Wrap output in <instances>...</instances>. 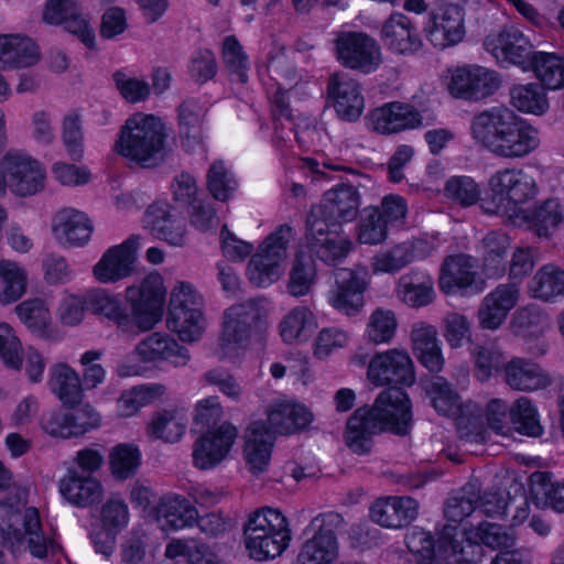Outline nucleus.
Here are the masks:
<instances>
[{
    "mask_svg": "<svg viewBox=\"0 0 564 564\" xmlns=\"http://www.w3.org/2000/svg\"><path fill=\"white\" fill-rule=\"evenodd\" d=\"M499 86L496 72L481 66H464L453 70L448 91L456 98L480 100L491 96Z\"/></svg>",
    "mask_w": 564,
    "mask_h": 564,
    "instance_id": "17",
    "label": "nucleus"
},
{
    "mask_svg": "<svg viewBox=\"0 0 564 564\" xmlns=\"http://www.w3.org/2000/svg\"><path fill=\"white\" fill-rule=\"evenodd\" d=\"M140 235H132L108 248L94 265L93 273L100 283H116L129 278L134 270Z\"/></svg>",
    "mask_w": 564,
    "mask_h": 564,
    "instance_id": "14",
    "label": "nucleus"
},
{
    "mask_svg": "<svg viewBox=\"0 0 564 564\" xmlns=\"http://www.w3.org/2000/svg\"><path fill=\"white\" fill-rule=\"evenodd\" d=\"M312 421V413L300 404H280L268 412L270 431L280 434H292L304 430Z\"/></svg>",
    "mask_w": 564,
    "mask_h": 564,
    "instance_id": "40",
    "label": "nucleus"
},
{
    "mask_svg": "<svg viewBox=\"0 0 564 564\" xmlns=\"http://www.w3.org/2000/svg\"><path fill=\"white\" fill-rule=\"evenodd\" d=\"M388 237V225L384 223L379 207H367L362 210L358 224V240L366 245H379Z\"/></svg>",
    "mask_w": 564,
    "mask_h": 564,
    "instance_id": "58",
    "label": "nucleus"
},
{
    "mask_svg": "<svg viewBox=\"0 0 564 564\" xmlns=\"http://www.w3.org/2000/svg\"><path fill=\"white\" fill-rule=\"evenodd\" d=\"M148 518L161 530L172 531L192 527L197 520L196 508L184 497L164 498L148 511Z\"/></svg>",
    "mask_w": 564,
    "mask_h": 564,
    "instance_id": "27",
    "label": "nucleus"
},
{
    "mask_svg": "<svg viewBox=\"0 0 564 564\" xmlns=\"http://www.w3.org/2000/svg\"><path fill=\"white\" fill-rule=\"evenodd\" d=\"M435 410L447 416H456L460 412V397L452 384L443 377H434L426 384Z\"/></svg>",
    "mask_w": 564,
    "mask_h": 564,
    "instance_id": "52",
    "label": "nucleus"
},
{
    "mask_svg": "<svg viewBox=\"0 0 564 564\" xmlns=\"http://www.w3.org/2000/svg\"><path fill=\"white\" fill-rule=\"evenodd\" d=\"M367 376L379 387H410L415 382L413 361L406 351L399 349L376 354L369 361Z\"/></svg>",
    "mask_w": 564,
    "mask_h": 564,
    "instance_id": "12",
    "label": "nucleus"
},
{
    "mask_svg": "<svg viewBox=\"0 0 564 564\" xmlns=\"http://www.w3.org/2000/svg\"><path fill=\"white\" fill-rule=\"evenodd\" d=\"M82 17L77 0H46L42 19L46 24L63 26L65 30Z\"/></svg>",
    "mask_w": 564,
    "mask_h": 564,
    "instance_id": "60",
    "label": "nucleus"
},
{
    "mask_svg": "<svg viewBox=\"0 0 564 564\" xmlns=\"http://www.w3.org/2000/svg\"><path fill=\"white\" fill-rule=\"evenodd\" d=\"M340 226L306 217L305 240L310 250L324 263L336 267L352 250V242L339 232Z\"/></svg>",
    "mask_w": 564,
    "mask_h": 564,
    "instance_id": "10",
    "label": "nucleus"
},
{
    "mask_svg": "<svg viewBox=\"0 0 564 564\" xmlns=\"http://www.w3.org/2000/svg\"><path fill=\"white\" fill-rule=\"evenodd\" d=\"M405 544L416 564H441L445 561L444 552H440V541L436 551L433 536L421 528H413L405 534Z\"/></svg>",
    "mask_w": 564,
    "mask_h": 564,
    "instance_id": "45",
    "label": "nucleus"
},
{
    "mask_svg": "<svg viewBox=\"0 0 564 564\" xmlns=\"http://www.w3.org/2000/svg\"><path fill=\"white\" fill-rule=\"evenodd\" d=\"M173 153L166 127L162 119L143 116V169H155L164 164Z\"/></svg>",
    "mask_w": 564,
    "mask_h": 564,
    "instance_id": "29",
    "label": "nucleus"
},
{
    "mask_svg": "<svg viewBox=\"0 0 564 564\" xmlns=\"http://www.w3.org/2000/svg\"><path fill=\"white\" fill-rule=\"evenodd\" d=\"M40 59L37 44L28 35L0 34V69H21L35 65Z\"/></svg>",
    "mask_w": 564,
    "mask_h": 564,
    "instance_id": "28",
    "label": "nucleus"
},
{
    "mask_svg": "<svg viewBox=\"0 0 564 564\" xmlns=\"http://www.w3.org/2000/svg\"><path fill=\"white\" fill-rule=\"evenodd\" d=\"M473 138L498 158L521 159L540 144L539 132L512 109L494 107L476 115Z\"/></svg>",
    "mask_w": 564,
    "mask_h": 564,
    "instance_id": "2",
    "label": "nucleus"
},
{
    "mask_svg": "<svg viewBox=\"0 0 564 564\" xmlns=\"http://www.w3.org/2000/svg\"><path fill=\"white\" fill-rule=\"evenodd\" d=\"M61 321L64 325L82 323L85 310L106 317L113 323L121 336L134 337L141 334V284L126 289L124 301L104 290H95L85 299L69 295L61 304Z\"/></svg>",
    "mask_w": 564,
    "mask_h": 564,
    "instance_id": "3",
    "label": "nucleus"
},
{
    "mask_svg": "<svg viewBox=\"0 0 564 564\" xmlns=\"http://www.w3.org/2000/svg\"><path fill=\"white\" fill-rule=\"evenodd\" d=\"M412 422L411 402L398 387L383 390L371 408L357 409L347 421L345 442L358 455L372 447V436L381 432L406 435Z\"/></svg>",
    "mask_w": 564,
    "mask_h": 564,
    "instance_id": "1",
    "label": "nucleus"
},
{
    "mask_svg": "<svg viewBox=\"0 0 564 564\" xmlns=\"http://www.w3.org/2000/svg\"><path fill=\"white\" fill-rule=\"evenodd\" d=\"M237 435V429L228 422L215 430L203 432L194 443V465L199 469H207L219 464L228 455Z\"/></svg>",
    "mask_w": 564,
    "mask_h": 564,
    "instance_id": "20",
    "label": "nucleus"
},
{
    "mask_svg": "<svg viewBox=\"0 0 564 564\" xmlns=\"http://www.w3.org/2000/svg\"><path fill=\"white\" fill-rule=\"evenodd\" d=\"M147 432L154 438L164 442H176L185 432V422L175 411L164 410L154 415L147 427Z\"/></svg>",
    "mask_w": 564,
    "mask_h": 564,
    "instance_id": "57",
    "label": "nucleus"
},
{
    "mask_svg": "<svg viewBox=\"0 0 564 564\" xmlns=\"http://www.w3.org/2000/svg\"><path fill=\"white\" fill-rule=\"evenodd\" d=\"M531 490L535 496L543 495L546 502L558 512H564V481L553 484L547 473L535 471L530 477Z\"/></svg>",
    "mask_w": 564,
    "mask_h": 564,
    "instance_id": "64",
    "label": "nucleus"
},
{
    "mask_svg": "<svg viewBox=\"0 0 564 564\" xmlns=\"http://www.w3.org/2000/svg\"><path fill=\"white\" fill-rule=\"evenodd\" d=\"M0 279L3 283V290L0 293L2 304H11L22 297L26 290V274L18 263L0 260Z\"/></svg>",
    "mask_w": 564,
    "mask_h": 564,
    "instance_id": "53",
    "label": "nucleus"
},
{
    "mask_svg": "<svg viewBox=\"0 0 564 564\" xmlns=\"http://www.w3.org/2000/svg\"><path fill=\"white\" fill-rule=\"evenodd\" d=\"M338 59L351 69L370 73L382 58L376 41L364 33H343L336 40Z\"/></svg>",
    "mask_w": 564,
    "mask_h": 564,
    "instance_id": "18",
    "label": "nucleus"
},
{
    "mask_svg": "<svg viewBox=\"0 0 564 564\" xmlns=\"http://www.w3.org/2000/svg\"><path fill=\"white\" fill-rule=\"evenodd\" d=\"M93 223L84 213L74 208L64 209L56 216L53 231L64 246L83 247L93 235Z\"/></svg>",
    "mask_w": 564,
    "mask_h": 564,
    "instance_id": "33",
    "label": "nucleus"
},
{
    "mask_svg": "<svg viewBox=\"0 0 564 564\" xmlns=\"http://www.w3.org/2000/svg\"><path fill=\"white\" fill-rule=\"evenodd\" d=\"M479 500V485L476 482H468L457 495L447 500L444 514L447 520L454 523H459L476 510Z\"/></svg>",
    "mask_w": 564,
    "mask_h": 564,
    "instance_id": "51",
    "label": "nucleus"
},
{
    "mask_svg": "<svg viewBox=\"0 0 564 564\" xmlns=\"http://www.w3.org/2000/svg\"><path fill=\"white\" fill-rule=\"evenodd\" d=\"M456 524L445 525L440 535V552H444V558L454 557L457 564H480L484 556L482 543L475 542L464 536L457 539Z\"/></svg>",
    "mask_w": 564,
    "mask_h": 564,
    "instance_id": "35",
    "label": "nucleus"
},
{
    "mask_svg": "<svg viewBox=\"0 0 564 564\" xmlns=\"http://www.w3.org/2000/svg\"><path fill=\"white\" fill-rule=\"evenodd\" d=\"M291 238L292 228L289 225H281L262 242L247 267V274L252 284L267 286L279 280L282 272L281 262L286 257Z\"/></svg>",
    "mask_w": 564,
    "mask_h": 564,
    "instance_id": "9",
    "label": "nucleus"
},
{
    "mask_svg": "<svg viewBox=\"0 0 564 564\" xmlns=\"http://www.w3.org/2000/svg\"><path fill=\"white\" fill-rule=\"evenodd\" d=\"M313 314L306 307L291 311L280 325L281 336L286 343L306 339L313 333Z\"/></svg>",
    "mask_w": 564,
    "mask_h": 564,
    "instance_id": "59",
    "label": "nucleus"
},
{
    "mask_svg": "<svg viewBox=\"0 0 564 564\" xmlns=\"http://www.w3.org/2000/svg\"><path fill=\"white\" fill-rule=\"evenodd\" d=\"M505 383L514 391L533 392L552 383L550 375L536 362L523 357H512L501 367Z\"/></svg>",
    "mask_w": 564,
    "mask_h": 564,
    "instance_id": "23",
    "label": "nucleus"
},
{
    "mask_svg": "<svg viewBox=\"0 0 564 564\" xmlns=\"http://www.w3.org/2000/svg\"><path fill=\"white\" fill-rule=\"evenodd\" d=\"M519 297L520 289L516 283L499 284L482 299L478 307L479 326L482 329H498L517 305Z\"/></svg>",
    "mask_w": 564,
    "mask_h": 564,
    "instance_id": "22",
    "label": "nucleus"
},
{
    "mask_svg": "<svg viewBox=\"0 0 564 564\" xmlns=\"http://www.w3.org/2000/svg\"><path fill=\"white\" fill-rule=\"evenodd\" d=\"M333 275L335 285L329 292V304L348 316L358 314L364 307V293L368 286L365 274L348 268H336Z\"/></svg>",
    "mask_w": 564,
    "mask_h": 564,
    "instance_id": "19",
    "label": "nucleus"
},
{
    "mask_svg": "<svg viewBox=\"0 0 564 564\" xmlns=\"http://www.w3.org/2000/svg\"><path fill=\"white\" fill-rule=\"evenodd\" d=\"M273 443V433L264 422L254 421L248 426L243 454L253 475L263 473L269 466Z\"/></svg>",
    "mask_w": 564,
    "mask_h": 564,
    "instance_id": "32",
    "label": "nucleus"
},
{
    "mask_svg": "<svg viewBox=\"0 0 564 564\" xmlns=\"http://www.w3.org/2000/svg\"><path fill=\"white\" fill-rule=\"evenodd\" d=\"M484 265L492 271V274L501 273L506 270V258L510 248L508 235L500 231H491L482 239Z\"/></svg>",
    "mask_w": 564,
    "mask_h": 564,
    "instance_id": "56",
    "label": "nucleus"
},
{
    "mask_svg": "<svg viewBox=\"0 0 564 564\" xmlns=\"http://www.w3.org/2000/svg\"><path fill=\"white\" fill-rule=\"evenodd\" d=\"M471 258L466 254L449 256L445 259L440 276V286L445 293L465 289L475 282Z\"/></svg>",
    "mask_w": 564,
    "mask_h": 564,
    "instance_id": "41",
    "label": "nucleus"
},
{
    "mask_svg": "<svg viewBox=\"0 0 564 564\" xmlns=\"http://www.w3.org/2000/svg\"><path fill=\"white\" fill-rule=\"evenodd\" d=\"M166 323L182 341L193 343L203 335L206 327L203 297L189 283L178 282L172 290Z\"/></svg>",
    "mask_w": 564,
    "mask_h": 564,
    "instance_id": "7",
    "label": "nucleus"
},
{
    "mask_svg": "<svg viewBox=\"0 0 564 564\" xmlns=\"http://www.w3.org/2000/svg\"><path fill=\"white\" fill-rule=\"evenodd\" d=\"M510 99L514 108L525 113L542 115L549 108L544 88L534 83L513 86Z\"/></svg>",
    "mask_w": 564,
    "mask_h": 564,
    "instance_id": "47",
    "label": "nucleus"
},
{
    "mask_svg": "<svg viewBox=\"0 0 564 564\" xmlns=\"http://www.w3.org/2000/svg\"><path fill=\"white\" fill-rule=\"evenodd\" d=\"M398 322L390 310L377 308L370 316L367 335L371 343H389L395 334Z\"/></svg>",
    "mask_w": 564,
    "mask_h": 564,
    "instance_id": "63",
    "label": "nucleus"
},
{
    "mask_svg": "<svg viewBox=\"0 0 564 564\" xmlns=\"http://www.w3.org/2000/svg\"><path fill=\"white\" fill-rule=\"evenodd\" d=\"M530 68L536 78L549 89L564 87V56L538 52L533 55Z\"/></svg>",
    "mask_w": 564,
    "mask_h": 564,
    "instance_id": "43",
    "label": "nucleus"
},
{
    "mask_svg": "<svg viewBox=\"0 0 564 564\" xmlns=\"http://www.w3.org/2000/svg\"><path fill=\"white\" fill-rule=\"evenodd\" d=\"M327 94L336 113L346 121L357 120L364 110V97L357 80L345 73L330 75Z\"/></svg>",
    "mask_w": 564,
    "mask_h": 564,
    "instance_id": "24",
    "label": "nucleus"
},
{
    "mask_svg": "<svg viewBox=\"0 0 564 564\" xmlns=\"http://www.w3.org/2000/svg\"><path fill=\"white\" fill-rule=\"evenodd\" d=\"M338 558V542L324 535L307 539L296 556L297 564H333Z\"/></svg>",
    "mask_w": 564,
    "mask_h": 564,
    "instance_id": "44",
    "label": "nucleus"
},
{
    "mask_svg": "<svg viewBox=\"0 0 564 564\" xmlns=\"http://www.w3.org/2000/svg\"><path fill=\"white\" fill-rule=\"evenodd\" d=\"M0 542L13 556H18L26 543L34 558H46L47 541L39 509L26 507L18 495L0 500Z\"/></svg>",
    "mask_w": 564,
    "mask_h": 564,
    "instance_id": "4",
    "label": "nucleus"
},
{
    "mask_svg": "<svg viewBox=\"0 0 564 564\" xmlns=\"http://www.w3.org/2000/svg\"><path fill=\"white\" fill-rule=\"evenodd\" d=\"M429 41L438 48L459 43L465 36L464 9L442 2L434 8L425 26Z\"/></svg>",
    "mask_w": 564,
    "mask_h": 564,
    "instance_id": "15",
    "label": "nucleus"
},
{
    "mask_svg": "<svg viewBox=\"0 0 564 564\" xmlns=\"http://www.w3.org/2000/svg\"><path fill=\"white\" fill-rule=\"evenodd\" d=\"M371 128L380 134H392L421 124L420 112L410 104L393 101L373 109L369 115Z\"/></svg>",
    "mask_w": 564,
    "mask_h": 564,
    "instance_id": "25",
    "label": "nucleus"
},
{
    "mask_svg": "<svg viewBox=\"0 0 564 564\" xmlns=\"http://www.w3.org/2000/svg\"><path fill=\"white\" fill-rule=\"evenodd\" d=\"M484 45L497 58L501 57L522 67V69L530 68L533 55L538 53L533 51L532 44L523 33L514 26L488 35Z\"/></svg>",
    "mask_w": 564,
    "mask_h": 564,
    "instance_id": "21",
    "label": "nucleus"
},
{
    "mask_svg": "<svg viewBox=\"0 0 564 564\" xmlns=\"http://www.w3.org/2000/svg\"><path fill=\"white\" fill-rule=\"evenodd\" d=\"M509 220L514 226H528L539 237H550L564 220L563 208L555 198H547L532 208H524L523 212L512 214Z\"/></svg>",
    "mask_w": 564,
    "mask_h": 564,
    "instance_id": "26",
    "label": "nucleus"
},
{
    "mask_svg": "<svg viewBox=\"0 0 564 564\" xmlns=\"http://www.w3.org/2000/svg\"><path fill=\"white\" fill-rule=\"evenodd\" d=\"M413 350L422 365L431 372H438L443 367V357L437 343V332L434 326L424 323L416 324L411 332Z\"/></svg>",
    "mask_w": 564,
    "mask_h": 564,
    "instance_id": "37",
    "label": "nucleus"
},
{
    "mask_svg": "<svg viewBox=\"0 0 564 564\" xmlns=\"http://www.w3.org/2000/svg\"><path fill=\"white\" fill-rule=\"evenodd\" d=\"M264 317L260 301L251 299L226 310L223 332L218 339V352L223 358L239 355L249 343L251 333L259 327Z\"/></svg>",
    "mask_w": 564,
    "mask_h": 564,
    "instance_id": "8",
    "label": "nucleus"
},
{
    "mask_svg": "<svg viewBox=\"0 0 564 564\" xmlns=\"http://www.w3.org/2000/svg\"><path fill=\"white\" fill-rule=\"evenodd\" d=\"M381 36L384 44L399 54H411L422 46L410 19L403 14L391 15L382 26Z\"/></svg>",
    "mask_w": 564,
    "mask_h": 564,
    "instance_id": "34",
    "label": "nucleus"
},
{
    "mask_svg": "<svg viewBox=\"0 0 564 564\" xmlns=\"http://www.w3.org/2000/svg\"><path fill=\"white\" fill-rule=\"evenodd\" d=\"M115 151L141 166V112H134L121 127Z\"/></svg>",
    "mask_w": 564,
    "mask_h": 564,
    "instance_id": "46",
    "label": "nucleus"
},
{
    "mask_svg": "<svg viewBox=\"0 0 564 564\" xmlns=\"http://www.w3.org/2000/svg\"><path fill=\"white\" fill-rule=\"evenodd\" d=\"M48 386L63 405L74 408L84 397V387L78 372L65 362L54 365L50 371Z\"/></svg>",
    "mask_w": 564,
    "mask_h": 564,
    "instance_id": "36",
    "label": "nucleus"
},
{
    "mask_svg": "<svg viewBox=\"0 0 564 564\" xmlns=\"http://www.w3.org/2000/svg\"><path fill=\"white\" fill-rule=\"evenodd\" d=\"M70 408L72 411H53L42 419L46 434L53 437H78L100 425L99 413L89 403L82 408Z\"/></svg>",
    "mask_w": 564,
    "mask_h": 564,
    "instance_id": "16",
    "label": "nucleus"
},
{
    "mask_svg": "<svg viewBox=\"0 0 564 564\" xmlns=\"http://www.w3.org/2000/svg\"><path fill=\"white\" fill-rule=\"evenodd\" d=\"M166 289L162 275L153 271L143 279V332L162 321Z\"/></svg>",
    "mask_w": 564,
    "mask_h": 564,
    "instance_id": "38",
    "label": "nucleus"
},
{
    "mask_svg": "<svg viewBox=\"0 0 564 564\" xmlns=\"http://www.w3.org/2000/svg\"><path fill=\"white\" fill-rule=\"evenodd\" d=\"M510 420L514 429L521 434L538 437L543 432L538 410L527 397L519 398L512 404L510 408Z\"/></svg>",
    "mask_w": 564,
    "mask_h": 564,
    "instance_id": "55",
    "label": "nucleus"
},
{
    "mask_svg": "<svg viewBox=\"0 0 564 564\" xmlns=\"http://www.w3.org/2000/svg\"><path fill=\"white\" fill-rule=\"evenodd\" d=\"M413 258V243L411 241H404L373 256L371 259V269L375 273H395L410 264Z\"/></svg>",
    "mask_w": 564,
    "mask_h": 564,
    "instance_id": "49",
    "label": "nucleus"
},
{
    "mask_svg": "<svg viewBox=\"0 0 564 564\" xmlns=\"http://www.w3.org/2000/svg\"><path fill=\"white\" fill-rule=\"evenodd\" d=\"M245 544L250 557L264 561L280 556L291 542L286 517L278 509L260 508L250 513L243 527Z\"/></svg>",
    "mask_w": 564,
    "mask_h": 564,
    "instance_id": "5",
    "label": "nucleus"
},
{
    "mask_svg": "<svg viewBox=\"0 0 564 564\" xmlns=\"http://www.w3.org/2000/svg\"><path fill=\"white\" fill-rule=\"evenodd\" d=\"M15 312L29 330L42 338L48 337L51 316L43 300L23 301L17 305Z\"/></svg>",
    "mask_w": 564,
    "mask_h": 564,
    "instance_id": "50",
    "label": "nucleus"
},
{
    "mask_svg": "<svg viewBox=\"0 0 564 564\" xmlns=\"http://www.w3.org/2000/svg\"><path fill=\"white\" fill-rule=\"evenodd\" d=\"M206 177L208 192L219 202H227L237 188V181L220 160L209 166Z\"/></svg>",
    "mask_w": 564,
    "mask_h": 564,
    "instance_id": "61",
    "label": "nucleus"
},
{
    "mask_svg": "<svg viewBox=\"0 0 564 564\" xmlns=\"http://www.w3.org/2000/svg\"><path fill=\"white\" fill-rule=\"evenodd\" d=\"M359 207L358 189L350 184L341 183L325 192L322 203L312 207L307 217L340 226L341 223L356 219Z\"/></svg>",
    "mask_w": 564,
    "mask_h": 564,
    "instance_id": "13",
    "label": "nucleus"
},
{
    "mask_svg": "<svg viewBox=\"0 0 564 564\" xmlns=\"http://www.w3.org/2000/svg\"><path fill=\"white\" fill-rule=\"evenodd\" d=\"M59 492L73 506L87 508L100 502L102 486L91 475L69 468L59 480Z\"/></svg>",
    "mask_w": 564,
    "mask_h": 564,
    "instance_id": "31",
    "label": "nucleus"
},
{
    "mask_svg": "<svg viewBox=\"0 0 564 564\" xmlns=\"http://www.w3.org/2000/svg\"><path fill=\"white\" fill-rule=\"evenodd\" d=\"M141 464L139 447L121 443L116 445L109 454V469L116 480L130 479Z\"/></svg>",
    "mask_w": 564,
    "mask_h": 564,
    "instance_id": "48",
    "label": "nucleus"
},
{
    "mask_svg": "<svg viewBox=\"0 0 564 564\" xmlns=\"http://www.w3.org/2000/svg\"><path fill=\"white\" fill-rule=\"evenodd\" d=\"M225 67L232 80L246 84L248 82V57L235 36H227L223 46Z\"/></svg>",
    "mask_w": 564,
    "mask_h": 564,
    "instance_id": "62",
    "label": "nucleus"
},
{
    "mask_svg": "<svg viewBox=\"0 0 564 564\" xmlns=\"http://www.w3.org/2000/svg\"><path fill=\"white\" fill-rule=\"evenodd\" d=\"M489 195L482 199V208L488 214L513 218L512 214L523 212L519 205L535 198L539 187L534 176L521 169H503L492 174L488 181Z\"/></svg>",
    "mask_w": 564,
    "mask_h": 564,
    "instance_id": "6",
    "label": "nucleus"
},
{
    "mask_svg": "<svg viewBox=\"0 0 564 564\" xmlns=\"http://www.w3.org/2000/svg\"><path fill=\"white\" fill-rule=\"evenodd\" d=\"M8 176V187L17 196L26 197L43 189L45 171L26 153L10 150L0 160Z\"/></svg>",
    "mask_w": 564,
    "mask_h": 564,
    "instance_id": "11",
    "label": "nucleus"
},
{
    "mask_svg": "<svg viewBox=\"0 0 564 564\" xmlns=\"http://www.w3.org/2000/svg\"><path fill=\"white\" fill-rule=\"evenodd\" d=\"M529 291L543 302L564 296V270L553 263L541 267L531 279Z\"/></svg>",
    "mask_w": 564,
    "mask_h": 564,
    "instance_id": "42",
    "label": "nucleus"
},
{
    "mask_svg": "<svg viewBox=\"0 0 564 564\" xmlns=\"http://www.w3.org/2000/svg\"><path fill=\"white\" fill-rule=\"evenodd\" d=\"M417 516V502L410 497L377 499L370 507V518L386 528L409 525Z\"/></svg>",
    "mask_w": 564,
    "mask_h": 564,
    "instance_id": "30",
    "label": "nucleus"
},
{
    "mask_svg": "<svg viewBox=\"0 0 564 564\" xmlns=\"http://www.w3.org/2000/svg\"><path fill=\"white\" fill-rule=\"evenodd\" d=\"M172 360L185 366L189 360L188 350L166 333H153L143 338V361Z\"/></svg>",
    "mask_w": 564,
    "mask_h": 564,
    "instance_id": "39",
    "label": "nucleus"
},
{
    "mask_svg": "<svg viewBox=\"0 0 564 564\" xmlns=\"http://www.w3.org/2000/svg\"><path fill=\"white\" fill-rule=\"evenodd\" d=\"M315 279L314 261L303 253H297L289 273L288 292L296 297L304 296L311 291Z\"/></svg>",
    "mask_w": 564,
    "mask_h": 564,
    "instance_id": "54",
    "label": "nucleus"
}]
</instances>
